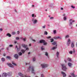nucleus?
Wrapping results in <instances>:
<instances>
[{"label": "nucleus", "instance_id": "obj_19", "mask_svg": "<svg viewBox=\"0 0 77 77\" xmlns=\"http://www.w3.org/2000/svg\"><path fill=\"white\" fill-rule=\"evenodd\" d=\"M14 56L15 58H18V55L17 54H15Z\"/></svg>", "mask_w": 77, "mask_h": 77}, {"label": "nucleus", "instance_id": "obj_52", "mask_svg": "<svg viewBox=\"0 0 77 77\" xmlns=\"http://www.w3.org/2000/svg\"><path fill=\"white\" fill-rule=\"evenodd\" d=\"M50 19H51H51H53V17H51Z\"/></svg>", "mask_w": 77, "mask_h": 77}, {"label": "nucleus", "instance_id": "obj_11", "mask_svg": "<svg viewBox=\"0 0 77 77\" xmlns=\"http://www.w3.org/2000/svg\"><path fill=\"white\" fill-rule=\"evenodd\" d=\"M7 65H8L10 67H11V68H14V66L12 65V64L10 63H7Z\"/></svg>", "mask_w": 77, "mask_h": 77}, {"label": "nucleus", "instance_id": "obj_26", "mask_svg": "<svg viewBox=\"0 0 77 77\" xmlns=\"http://www.w3.org/2000/svg\"><path fill=\"white\" fill-rule=\"evenodd\" d=\"M43 47H44L43 46H42L41 47V49L42 50H45V49Z\"/></svg>", "mask_w": 77, "mask_h": 77}, {"label": "nucleus", "instance_id": "obj_16", "mask_svg": "<svg viewBox=\"0 0 77 77\" xmlns=\"http://www.w3.org/2000/svg\"><path fill=\"white\" fill-rule=\"evenodd\" d=\"M68 65L70 67V68H72V64L70 63H68Z\"/></svg>", "mask_w": 77, "mask_h": 77}, {"label": "nucleus", "instance_id": "obj_13", "mask_svg": "<svg viewBox=\"0 0 77 77\" xmlns=\"http://www.w3.org/2000/svg\"><path fill=\"white\" fill-rule=\"evenodd\" d=\"M31 71L34 74H35V72H34V67L33 66H31Z\"/></svg>", "mask_w": 77, "mask_h": 77}, {"label": "nucleus", "instance_id": "obj_14", "mask_svg": "<svg viewBox=\"0 0 77 77\" xmlns=\"http://www.w3.org/2000/svg\"><path fill=\"white\" fill-rule=\"evenodd\" d=\"M54 39H61L62 38L60 37H54Z\"/></svg>", "mask_w": 77, "mask_h": 77}, {"label": "nucleus", "instance_id": "obj_51", "mask_svg": "<svg viewBox=\"0 0 77 77\" xmlns=\"http://www.w3.org/2000/svg\"><path fill=\"white\" fill-rule=\"evenodd\" d=\"M32 41H34V42H36V40H35L32 39Z\"/></svg>", "mask_w": 77, "mask_h": 77}, {"label": "nucleus", "instance_id": "obj_61", "mask_svg": "<svg viewBox=\"0 0 77 77\" xmlns=\"http://www.w3.org/2000/svg\"><path fill=\"white\" fill-rule=\"evenodd\" d=\"M65 14H63V16H65Z\"/></svg>", "mask_w": 77, "mask_h": 77}, {"label": "nucleus", "instance_id": "obj_36", "mask_svg": "<svg viewBox=\"0 0 77 77\" xmlns=\"http://www.w3.org/2000/svg\"><path fill=\"white\" fill-rule=\"evenodd\" d=\"M63 19H64V21H66V17H64Z\"/></svg>", "mask_w": 77, "mask_h": 77}, {"label": "nucleus", "instance_id": "obj_64", "mask_svg": "<svg viewBox=\"0 0 77 77\" xmlns=\"http://www.w3.org/2000/svg\"><path fill=\"white\" fill-rule=\"evenodd\" d=\"M8 48H7V50H8Z\"/></svg>", "mask_w": 77, "mask_h": 77}, {"label": "nucleus", "instance_id": "obj_41", "mask_svg": "<svg viewBox=\"0 0 77 77\" xmlns=\"http://www.w3.org/2000/svg\"><path fill=\"white\" fill-rule=\"evenodd\" d=\"M71 8H73V9H74V8H75V7H74V6L72 5L71 6Z\"/></svg>", "mask_w": 77, "mask_h": 77}, {"label": "nucleus", "instance_id": "obj_27", "mask_svg": "<svg viewBox=\"0 0 77 77\" xmlns=\"http://www.w3.org/2000/svg\"><path fill=\"white\" fill-rule=\"evenodd\" d=\"M69 54H72V51H69Z\"/></svg>", "mask_w": 77, "mask_h": 77}, {"label": "nucleus", "instance_id": "obj_43", "mask_svg": "<svg viewBox=\"0 0 77 77\" xmlns=\"http://www.w3.org/2000/svg\"><path fill=\"white\" fill-rule=\"evenodd\" d=\"M35 60H36V59H35V58H33V62L35 61Z\"/></svg>", "mask_w": 77, "mask_h": 77}, {"label": "nucleus", "instance_id": "obj_2", "mask_svg": "<svg viewBox=\"0 0 77 77\" xmlns=\"http://www.w3.org/2000/svg\"><path fill=\"white\" fill-rule=\"evenodd\" d=\"M62 69L63 71H66L67 69V68L66 67V65L65 64H61Z\"/></svg>", "mask_w": 77, "mask_h": 77}, {"label": "nucleus", "instance_id": "obj_15", "mask_svg": "<svg viewBox=\"0 0 77 77\" xmlns=\"http://www.w3.org/2000/svg\"><path fill=\"white\" fill-rule=\"evenodd\" d=\"M61 74H62L63 77H66V73H65L63 72H61Z\"/></svg>", "mask_w": 77, "mask_h": 77}, {"label": "nucleus", "instance_id": "obj_45", "mask_svg": "<svg viewBox=\"0 0 77 77\" xmlns=\"http://www.w3.org/2000/svg\"><path fill=\"white\" fill-rule=\"evenodd\" d=\"M41 77H44V75L43 74H42Z\"/></svg>", "mask_w": 77, "mask_h": 77}, {"label": "nucleus", "instance_id": "obj_50", "mask_svg": "<svg viewBox=\"0 0 77 77\" xmlns=\"http://www.w3.org/2000/svg\"><path fill=\"white\" fill-rule=\"evenodd\" d=\"M35 16V14H32V17H34V16Z\"/></svg>", "mask_w": 77, "mask_h": 77}, {"label": "nucleus", "instance_id": "obj_34", "mask_svg": "<svg viewBox=\"0 0 77 77\" xmlns=\"http://www.w3.org/2000/svg\"><path fill=\"white\" fill-rule=\"evenodd\" d=\"M12 35H15L16 34V32H13L12 33Z\"/></svg>", "mask_w": 77, "mask_h": 77}, {"label": "nucleus", "instance_id": "obj_20", "mask_svg": "<svg viewBox=\"0 0 77 77\" xmlns=\"http://www.w3.org/2000/svg\"><path fill=\"white\" fill-rule=\"evenodd\" d=\"M52 45H56V44H57V42H54L52 43Z\"/></svg>", "mask_w": 77, "mask_h": 77}, {"label": "nucleus", "instance_id": "obj_58", "mask_svg": "<svg viewBox=\"0 0 77 77\" xmlns=\"http://www.w3.org/2000/svg\"><path fill=\"white\" fill-rule=\"evenodd\" d=\"M4 56H6V54H4L3 55Z\"/></svg>", "mask_w": 77, "mask_h": 77}, {"label": "nucleus", "instance_id": "obj_62", "mask_svg": "<svg viewBox=\"0 0 77 77\" xmlns=\"http://www.w3.org/2000/svg\"><path fill=\"white\" fill-rule=\"evenodd\" d=\"M14 11H15L16 12H17V11L16 10H15Z\"/></svg>", "mask_w": 77, "mask_h": 77}, {"label": "nucleus", "instance_id": "obj_38", "mask_svg": "<svg viewBox=\"0 0 77 77\" xmlns=\"http://www.w3.org/2000/svg\"><path fill=\"white\" fill-rule=\"evenodd\" d=\"M50 40H51V42H53V41H54V40L53 39V38H51L50 39Z\"/></svg>", "mask_w": 77, "mask_h": 77}, {"label": "nucleus", "instance_id": "obj_54", "mask_svg": "<svg viewBox=\"0 0 77 77\" xmlns=\"http://www.w3.org/2000/svg\"><path fill=\"white\" fill-rule=\"evenodd\" d=\"M10 59H11V58H7V60H10Z\"/></svg>", "mask_w": 77, "mask_h": 77}, {"label": "nucleus", "instance_id": "obj_32", "mask_svg": "<svg viewBox=\"0 0 77 77\" xmlns=\"http://www.w3.org/2000/svg\"><path fill=\"white\" fill-rule=\"evenodd\" d=\"M16 40H19V39H20V38H19V37H16Z\"/></svg>", "mask_w": 77, "mask_h": 77}, {"label": "nucleus", "instance_id": "obj_10", "mask_svg": "<svg viewBox=\"0 0 77 77\" xmlns=\"http://www.w3.org/2000/svg\"><path fill=\"white\" fill-rule=\"evenodd\" d=\"M7 73H6V72H4L2 74V77H7Z\"/></svg>", "mask_w": 77, "mask_h": 77}, {"label": "nucleus", "instance_id": "obj_44", "mask_svg": "<svg viewBox=\"0 0 77 77\" xmlns=\"http://www.w3.org/2000/svg\"><path fill=\"white\" fill-rule=\"evenodd\" d=\"M29 64H30V63H25L26 65H29Z\"/></svg>", "mask_w": 77, "mask_h": 77}, {"label": "nucleus", "instance_id": "obj_8", "mask_svg": "<svg viewBox=\"0 0 77 77\" xmlns=\"http://www.w3.org/2000/svg\"><path fill=\"white\" fill-rule=\"evenodd\" d=\"M12 72H9L7 73V75H8L9 77H11V76H12Z\"/></svg>", "mask_w": 77, "mask_h": 77}, {"label": "nucleus", "instance_id": "obj_3", "mask_svg": "<svg viewBox=\"0 0 77 77\" xmlns=\"http://www.w3.org/2000/svg\"><path fill=\"white\" fill-rule=\"evenodd\" d=\"M18 75L21 77H30V76H27L26 75H23L21 72L19 73Z\"/></svg>", "mask_w": 77, "mask_h": 77}, {"label": "nucleus", "instance_id": "obj_30", "mask_svg": "<svg viewBox=\"0 0 77 77\" xmlns=\"http://www.w3.org/2000/svg\"><path fill=\"white\" fill-rule=\"evenodd\" d=\"M69 37V35H67L66 36L65 38H66V39H67V38H68Z\"/></svg>", "mask_w": 77, "mask_h": 77}, {"label": "nucleus", "instance_id": "obj_37", "mask_svg": "<svg viewBox=\"0 0 77 77\" xmlns=\"http://www.w3.org/2000/svg\"><path fill=\"white\" fill-rule=\"evenodd\" d=\"M12 64L14 65H15V66H17V64H15V63L14 62H12Z\"/></svg>", "mask_w": 77, "mask_h": 77}, {"label": "nucleus", "instance_id": "obj_22", "mask_svg": "<svg viewBox=\"0 0 77 77\" xmlns=\"http://www.w3.org/2000/svg\"><path fill=\"white\" fill-rule=\"evenodd\" d=\"M7 36H8L9 37H11V35L10 34L8 33L7 34Z\"/></svg>", "mask_w": 77, "mask_h": 77}, {"label": "nucleus", "instance_id": "obj_56", "mask_svg": "<svg viewBox=\"0 0 77 77\" xmlns=\"http://www.w3.org/2000/svg\"><path fill=\"white\" fill-rule=\"evenodd\" d=\"M61 10H63V8H61Z\"/></svg>", "mask_w": 77, "mask_h": 77}, {"label": "nucleus", "instance_id": "obj_42", "mask_svg": "<svg viewBox=\"0 0 77 77\" xmlns=\"http://www.w3.org/2000/svg\"><path fill=\"white\" fill-rule=\"evenodd\" d=\"M9 47H13V45H9Z\"/></svg>", "mask_w": 77, "mask_h": 77}, {"label": "nucleus", "instance_id": "obj_60", "mask_svg": "<svg viewBox=\"0 0 77 77\" xmlns=\"http://www.w3.org/2000/svg\"><path fill=\"white\" fill-rule=\"evenodd\" d=\"M30 54V52H29L28 53V54Z\"/></svg>", "mask_w": 77, "mask_h": 77}, {"label": "nucleus", "instance_id": "obj_23", "mask_svg": "<svg viewBox=\"0 0 77 77\" xmlns=\"http://www.w3.org/2000/svg\"><path fill=\"white\" fill-rule=\"evenodd\" d=\"M71 74L73 77H76V76H75V75H74V73H71Z\"/></svg>", "mask_w": 77, "mask_h": 77}, {"label": "nucleus", "instance_id": "obj_17", "mask_svg": "<svg viewBox=\"0 0 77 77\" xmlns=\"http://www.w3.org/2000/svg\"><path fill=\"white\" fill-rule=\"evenodd\" d=\"M57 44H56V46L55 47H53L51 49V50H55V49L57 48Z\"/></svg>", "mask_w": 77, "mask_h": 77}, {"label": "nucleus", "instance_id": "obj_21", "mask_svg": "<svg viewBox=\"0 0 77 77\" xmlns=\"http://www.w3.org/2000/svg\"><path fill=\"white\" fill-rule=\"evenodd\" d=\"M21 51L22 53L24 54V53H25V52H26V50L22 49L21 50Z\"/></svg>", "mask_w": 77, "mask_h": 77}, {"label": "nucleus", "instance_id": "obj_28", "mask_svg": "<svg viewBox=\"0 0 77 77\" xmlns=\"http://www.w3.org/2000/svg\"><path fill=\"white\" fill-rule=\"evenodd\" d=\"M1 60L2 62H4L5 60V58H2Z\"/></svg>", "mask_w": 77, "mask_h": 77}, {"label": "nucleus", "instance_id": "obj_29", "mask_svg": "<svg viewBox=\"0 0 77 77\" xmlns=\"http://www.w3.org/2000/svg\"><path fill=\"white\" fill-rule=\"evenodd\" d=\"M59 52H57V57H58L59 56Z\"/></svg>", "mask_w": 77, "mask_h": 77}, {"label": "nucleus", "instance_id": "obj_25", "mask_svg": "<svg viewBox=\"0 0 77 77\" xmlns=\"http://www.w3.org/2000/svg\"><path fill=\"white\" fill-rule=\"evenodd\" d=\"M72 51L73 53H75V49L73 48V50H72Z\"/></svg>", "mask_w": 77, "mask_h": 77}, {"label": "nucleus", "instance_id": "obj_55", "mask_svg": "<svg viewBox=\"0 0 77 77\" xmlns=\"http://www.w3.org/2000/svg\"><path fill=\"white\" fill-rule=\"evenodd\" d=\"M0 30L1 31H2V30H3V29L2 28H1V29H0Z\"/></svg>", "mask_w": 77, "mask_h": 77}, {"label": "nucleus", "instance_id": "obj_59", "mask_svg": "<svg viewBox=\"0 0 77 77\" xmlns=\"http://www.w3.org/2000/svg\"><path fill=\"white\" fill-rule=\"evenodd\" d=\"M64 61H65V63H66V60H65Z\"/></svg>", "mask_w": 77, "mask_h": 77}, {"label": "nucleus", "instance_id": "obj_46", "mask_svg": "<svg viewBox=\"0 0 77 77\" xmlns=\"http://www.w3.org/2000/svg\"><path fill=\"white\" fill-rule=\"evenodd\" d=\"M54 33H56V30H54Z\"/></svg>", "mask_w": 77, "mask_h": 77}, {"label": "nucleus", "instance_id": "obj_4", "mask_svg": "<svg viewBox=\"0 0 77 77\" xmlns=\"http://www.w3.org/2000/svg\"><path fill=\"white\" fill-rule=\"evenodd\" d=\"M22 46L23 48H26V50H29V48L27 47V45H26L24 44H22Z\"/></svg>", "mask_w": 77, "mask_h": 77}, {"label": "nucleus", "instance_id": "obj_18", "mask_svg": "<svg viewBox=\"0 0 77 77\" xmlns=\"http://www.w3.org/2000/svg\"><path fill=\"white\" fill-rule=\"evenodd\" d=\"M71 47L72 48H74V43L72 42L71 44Z\"/></svg>", "mask_w": 77, "mask_h": 77}, {"label": "nucleus", "instance_id": "obj_35", "mask_svg": "<svg viewBox=\"0 0 77 77\" xmlns=\"http://www.w3.org/2000/svg\"><path fill=\"white\" fill-rule=\"evenodd\" d=\"M68 61H69L70 62H71V59H70V58H68Z\"/></svg>", "mask_w": 77, "mask_h": 77}, {"label": "nucleus", "instance_id": "obj_31", "mask_svg": "<svg viewBox=\"0 0 77 77\" xmlns=\"http://www.w3.org/2000/svg\"><path fill=\"white\" fill-rule=\"evenodd\" d=\"M48 34V33L47 31H45L44 32V35H46Z\"/></svg>", "mask_w": 77, "mask_h": 77}, {"label": "nucleus", "instance_id": "obj_47", "mask_svg": "<svg viewBox=\"0 0 77 77\" xmlns=\"http://www.w3.org/2000/svg\"><path fill=\"white\" fill-rule=\"evenodd\" d=\"M42 28H43V29H45V26H43L42 27Z\"/></svg>", "mask_w": 77, "mask_h": 77}, {"label": "nucleus", "instance_id": "obj_49", "mask_svg": "<svg viewBox=\"0 0 77 77\" xmlns=\"http://www.w3.org/2000/svg\"><path fill=\"white\" fill-rule=\"evenodd\" d=\"M51 38V36H49L47 37V38L48 39H49V38Z\"/></svg>", "mask_w": 77, "mask_h": 77}, {"label": "nucleus", "instance_id": "obj_57", "mask_svg": "<svg viewBox=\"0 0 77 77\" xmlns=\"http://www.w3.org/2000/svg\"><path fill=\"white\" fill-rule=\"evenodd\" d=\"M17 42H16V41H15V42H14V43H15V44H17Z\"/></svg>", "mask_w": 77, "mask_h": 77}, {"label": "nucleus", "instance_id": "obj_9", "mask_svg": "<svg viewBox=\"0 0 77 77\" xmlns=\"http://www.w3.org/2000/svg\"><path fill=\"white\" fill-rule=\"evenodd\" d=\"M71 43V40L69 38L68 39V41L67 43V45H68V46H69V45H70V44Z\"/></svg>", "mask_w": 77, "mask_h": 77}, {"label": "nucleus", "instance_id": "obj_39", "mask_svg": "<svg viewBox=\"0 0 77 77\" xmlns=\"http://www.w3.org/2000/svg\"><path fill=\"white\" fill-rule=\"evenodd\" d=\"M31 69V66H29L28 68V70H29V71H30V70Z\"/></svg>", "mask_w": 77, "mask_h": 77}, {"label": "nucleus", "instance_id": "obj_33", "mask_svg": "<svg viewBox=\"0 0 77 77\" xmlns=\"http://www.w3.org/2000/svg\"><path fill=\"white\" fill-rule=\"evenodd\" d=\"M19 56H21L22 54V53L19 52Z\"/></svg>", "mask_w": 77, "mask_h": 77}, {"label": "nucleus", "instance_id": "obj_6", "mask_svg": "<svg viewBox=\"0 0 77 77\" xmlns=\"http://www.w3.org/2000/svg\"><path fill=\"white\" fill-rule=\"evenodd\" d=\"M41 65L42 67V68H46V67L48 66V65L45 64H41Z\"/></svg>", "mask_w": 77, "mask_h": 77}, {"label": "nucleus", "instance_id": "obj_53", "mask_svg": "<svg viewBox=\"0 0 77 77\" xmlns=\"http://www.w3.org/2000/svg\"><path fill=\"white\" fill-rule=\"evenodd\" d=\"M17 33L18 34H19V33H20V31H17Z\"/></svg>", "mask_w": 77, "mask_h": 77}, {"label": "nucleus", "instance_id": "obj_7", "mask_svg": "<svg viewBox=\"0 0 77 77\" xmlns=\"http://www.w3.org/2000/svg\"><path fill=\"white\" fill-rule=\"evenodd\" d=\"M40 43H43L44 45H47V43L45 42V40H42L40 41Z\"/></svg>", "mask_w": 77, "mask_h": 77}, {"label": "nucleus", "instance_id": "obj_5", "mask_svg": "<svg viewBox=\"0 0 77 77\" xmlns=\"http://www.w3.org/2000/svg\"><path fill=\"white\" fill-rule=\"evenodd\" d=\"M32 21L34 24H35L37 23V22H38V20L35 18L32 19Z\"/></svg>", "mask_w": 77, "mask_h": 77}, {"label": "nucleus", "instance_id": "obj_12", "mask_svg": "<svg viewBox=\"0 0 77 77\" xmlns=\"http://www.w3.org/2000/svg\"><path fill=\"white\" fill-rule=\"evenodd\" d=\"M16 48H17V51H19L20 50V49H21V46L20 45L19 46V48H18V46H17V45H16Z\"/></svg>", "mask_w": 77, "mask_h": 77}, {"label": "nucleus", "instance_id": "obj_1", "mask_svg": "<svg viewBox=\"0 0 77 77\" xmlns=\"http://www.w3.org/2000/svg\"><path fill=\"white\" fill-rule=\"evenodd\" d=\"M69 26H72V23H74V22H75V20H73L72 19H70L69 20Z\"/></svg>", "mask_w": 77, "mask_h": 77}, {"label": "nucleus", "instance_id": "obj_24", "mask_svg": "<svg viewBox=\"0 0 77 77\" xmlns=\"http://www.w3.org/2000/svg\"><path fill=\"white\" fill-rule=\"evenodd\" d=\"M20 39H22V40H23V41L25 42V41H26V38H23V37H20Z\"/></svg>", "mask_w": 77, "mask_h": 77}, {"label": "nucleus", "instance_id": "obj_63", "mask_svg": "<svg viewBox=\"0 0 77 77\" xmlns=\"http://www.w3.org/2000/svg\"><path fill=\"white\" fill-rule=\"evenodd\" d=\"M29 46H31V44H29Z\"/></svg>", "mask_w": 77, "mask_h": 77}, {"label": "nucleus", "instance_id": "obj_40", "mask_svg": "<svg viewBox=\"0 0 77 77\" xmlns=\"http://www.w3.org/2000/svg\"><path fill=\"white\" fill-rule=\"evenodd\" d=\"M45 55L46 56H48V53H47V52H45Z\"/></svg>", "mask_w": 77, "mask_h": 77}, {"label": "nucleus", "instance_id": "obj_48", "mask_svg": "<svg viewBox=\"0 0 77 77\" xmlns=\"http://www.w3.org/2000/svg\"><path fill=\"white\" fill-rule=\"evenodd\" d=\"M6 58H11V57L10 56H7Z\"/></svg>", "mask_w": 77, "mask_h": 77}]
</instances>
